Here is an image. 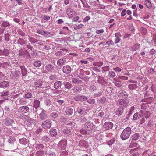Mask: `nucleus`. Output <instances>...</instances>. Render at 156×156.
I'll return each instance as SVG.
<instances>
[{
	"label": "nucleus",
	"mask_w": 156,
	"mask_h": 156,
	"mask_svg": "<svg viewBox=\"0 0 156 156\" xmlns=\"http://www.w3.org/2000/svg\"><path fill=\"white\" fill-rule=\"evenodd\" d=\"M131 133V128L130 127H128L125 128L121 134V138L123 140L128 139Z\"/></svg>",
	"instance_id": "1"
},
{
	"label": "nucleus",
	"mask_w": 156,
	"mask_h": 156,
	"mask_svg": "<svg viewBox=\"0 0 156 156\" xmlns=\"http://www.w3.org/2000/svg\"><path fill=\"white\" fill-rule=\"evenodd\" d=\"M4 122L5 125L7 126H11L14 129H17L16 127L13 126V123L14 124V120L13 119H11L9 117L5 118L4 120Z\"/></svg>",
	"instance_id": "2"
},
{
	"label": "nucleus",
	"mask_w": 156,
	"mask_h": 156,
	"mask_svg": "<svg viewBox=\"0 0 156 156\" xmlns=\"http://www.w3.org/2000/svg\"><path fill=\"white\" fill-rule=\"evenodd\" d=\"M45 70L48 73H53L55 71V65L53 64H48L45 67Z\"/></svg>",
	"instance_id": "3"
},
{
	"label": "nucleus",
	"mask_w": 156,
	"mask_h": 156,
	"mask_svg": "<svg viewBox=\"0 0 156 156\" xmlns=\"http://www.w3.org/2000/svg\"><path fill=\"white\" fill-rule=\"evenodd\" d=\"M67 146V140L66 139L61 140L58 144V147L61 149L64 150Z\"/></svg>",
	"instance_id": "4"
},
{
	"label": "nucleus",
	"mask_w": 156,
	"mask_h": 156,
	"mask_svg": "<svg viewBox=\"0 0 156 156\" xmlns=\"http://www.w3.org/2000/svg\"><path fill=\"white\" fill-rule=\"evenodd\" d=\"M41 125L44 129L50 128L52 125V121L50 120L44 121L42 122Z\"/></svg>",
	"instance_id": "5"
},
{
	"label": "nucleus",
	"mask_w": 156,
	"mask_h": 156,
	"mask_svg": "<svg viewBox=\"0 0 156 156\" xmlns=\"http://www.w3.org/2000/svg\"><path fill=\"white\" fill-rule=\"evenodd\" d=\"M87 98L85 96L78 95H76L73 97V99L76 101H84L87 100Z\"/></svg>",
	"instance_id": "6"
},
{
	"label": "nucleus",
	"mask_w": 156,
	"mask_h": 156,
	"mask_svg": "<svg viewBox=\"0 0 156 156\" xmlns=\"http://www.w3.org/2000/svg\"><path fill=\"white\" fill-rule=\"evenodd\" d=\"M47 112L46 111L42 109L39 114V118L42 120L46 119L48 117Z\"/></svg>",
	"instance_id": "7"
},
{
	"label": "nucleus",
	"mask_w": 156,
	"mask_h": 156,
	"mask_svg": "<svg viewBox=\"0 0 156 156\" xmlns=\"http://www.w3.org/2000/svg\"><path fill=\"white\" fill-rule=\"evenodd\" d=\"M29 111V108L26 106L20 107L18 109V111L20 113H26L28 112Z\"/></svg>",
	"instance_id": "8"
},
{
	"label": "nucleus",
	"mask_w": 156,
	"mask_h": 156,
	"mask_svg": "<svg viewBox=\"0 0 156 156\" xmlns=\"http://www.w3.org/2000/svg\"><path fill=\"white\" fill-rule=\"evenodd\" d=\"M113 126L112 123L110 122H107L103 124V128L105 130H109L111 129Z\"/></svg>",
	"instance_id": "9"
},
{
	"label": "nucleus",
	"mask_w": 156,
	"mask_h": 156,
	"mask_svg": "<svg viewBox=\"0 0 156 156\" xmlns=\"http://www.w3.org/2000/svg\"><path fill=\"white\" fill-rule=\"evenodd\" d=\"M63 72L66 74H69L71 72V67L69 65L64 66L62 68Z\"/></svg>",
	"instance_id": "10"
},
{
	"label": "nucleus",
	"mask_w": 156,
	"mask_h": 156,
	"mask_svg": "<svg viewBox=\"0 0 156 156\" xmlns=\"http://www.w3.org/2000/svg\"><path fill=\"white\" fill-rule=\"evenodd\" d=\"M49 134L53 137H55L58 135V133L56 129L54 128H51L49 131Z\"/></svg>",
	"instance_id": "11"
},
{
	"label": "nucleus",
	"mask_w": 156,
	"mask_h": 156,
	"mask_svg": "<svg viewBox=\"0 0 156 156\" xmlns=\"http://www.w3.org/2000/svg\"><path fill=\"white\" fill-rule=\"evenodd\" d=\"M85 125V128L87 131H91L94 129V126L92 122H87L86 123Z\"/></svg>",
	"instance_id": "12"
},
{
	"label": "nucleus",
	"mask_w": 156,
	"mask_h": 156,
	"mask_svg": "<svg viewBox=\"0 0 156 156\" xmlns=\"http://www.w3.org/2000/svg\"><path fill=\"white\" fill-rule=\"evenodd\" d=\"M73 112V109L70 107H67L65 110V113L66 115L68 116L72 115Z\"/></svg>",
	"instance_id": "13"
},
{
	"label": "nucleus",
	"mask_w": 156,
	"mask_h": 156,
	"mask_svg": "<svg viewBox=\"0 0 156 156\" xmlns=\"http://www.w3.org/2000/svg\"><path fill=\"white\" fill-rule=\"evenodd\" d=\"M9 82L4 81L0 82V87L5 89L7 87L9 86Z\"/></svg>",
	"instance_id": "14"
},
{
	"label": "nucleus",
	"mask_w": 156,
	"mask_h": 156,
	"mask_svg": "<svg viewBox=\"0 0 156 156\" xmlns=\"http://www.w3.org/2000/svg\"><path fill=\"white\" fill-rule=\"evenodd\" d=\"M124 108L123 106H120L119 108L115 112L116 115L120 116L124 112Z\"/></svg>",
	"instance_id": "15"
},
{
	"label": "nucleus",
	"mask_w": 156,
	"mask_h": 156,
	"mask_svg": "<svg viewBox=\"0 0 156 156\" xmlns=\"http://www.w3.org/2000/svg\"><path fill=\"white\" fill-rule=\"evenodd\" d=\"M66 62L65 58H62L58 59L57 61V64L59 66H62Z\"/></svg>",
	"instance_id": "16"
},
{
	"label": "nucleus",
	"mask_w": 156,
	"mask_h": 156,
	"mask_svg": "<svg viewBox=\"0 0 156 156\" xmlns=\"http://www.w3.org/2000/svg\"><path fill=\"white\" fill-rule=\"evenodd\" d=\"M66 13L69 17L71 18L73 16L75 12L71 8H68L66 10Z\"/></svg>",
	"instance_id": "17"
},
{
	"label": "nucleus",
	"mask_w": 156,
	"mask_h": 156,
	"mask_svg": "<svg viewBox=\"0 0 156 156\" xmlns=\"http://www.w3.org/2000/svg\"><path fill=\"white\" fill-rule=\"evenodd\" d=\"M118 104L119 105L123 106V107L126 106L128 104L127 101L124 99H121L119 101Z\"/></svg>",
	"instance_id": "18"
},
{
	"label": "nucleus",
	"mask_w": 156,
	"mask_h": 156,
	"mask_svg": "<svg viewBox=\"0 0 156 156\" xmlns=\"http://www.w3.org/2000/svg\"><path fill=\"white\" fill-rule=\"evenodd\" d=\"M27 122H28L27 124L28 126L29 127H31L32 125L34 123V119L31 118L27 116Z\"/></svg>",
	"instance_id": "19"
},
{
	"label": "nucleus",
	"mask_w": 156,
	"mask_h": 156,
	"mask_svg": "<svg viewBox=\"0 0 156 156\" xmlns=\"http://www.w3.org/2000/svg\"><path fill=\"white\" fill-rule=\"evenodd\" d=\"M85 111V109L83 107L78 108L77 110V112L80 115L84 114Z\"/></svg>",
	"instance_id": "20"
},
{
	"label": "nucleus",
	"mask_w": 156,
	"mask_h": 156,
	"mask_svg": "<svg viewBox=\"0 0 156 156\" xmlns=\"http://www.w3.org/2000/svg\"><path fill=\"white\" fill-rule=\"evenodd\" d=\"M74 93H79L82 90V88L80 86H75L72 89Z\"/></svg>",
	"instance_id": "21"
},
{
	"label": "nucleus",
	"mask_w": 156,
	"mask_h": 156,
	"mask_svg": "<svg viewBox=\"0 0 156 156\" xmlns=\"http://www.w3.org/2000/svg\"><path fill=\"white\" fill-rule=\"evenodd\" d=\"M98 82L101 85H104L106 84V79L103 77H101L98 80Z\"/></svg>",
	"instance_id": "22"
},
{
	"label": "nucleus",
	"mask_w": 156,
	"mask_h": 156,
	"mask_svg": "<svg viewBox=\"0 0 156 156\" xmlns=\"http://www.w3.org/2000/svg\"><path fill=\"white\" fill-rule=\"evenodd\" d=\"M63 84L65 86V88L69 89L73 87V85L71 84L68 82H64L63 83Z\"/></svg>",
	"instance_id": "23"
},
{
	"label": "nucleus",
	"mask_w": 156,
	"mask_h": 156,
	"mask_svg": "<svg viewBox=\"0 0 156 156\" xmlns=\"http://www.w3.org/2000/svg\"><path fill=\"white\" fill-rule=\"evenodd\" d=\"M140 137V134L138 133H137L133 135L131 137V138L132 140H135L136 141L139 139Z\"/></svg>",
	"instance_id": "24"
},
{
	"label": "nucleus",
	"mask_w": 156,
	"mask_h": 156,
	"mask_svg": "<svg viewBox=\"0 0 156 156\" xmlns=\"http://www.w3.org/2000/svg\"><path fill=\"white\" fill-rule=\"evenodd\" d=\"M20 67L21 70V73L23 76H26L27 73V71L24 66H20Z\"/></svg>",
	"instance_id": "25"
},
{
	"label": "nucleus",
	"mask_w": 156,
	"mask_h": 156,
	"mask_svg": "<svg viewBox=\"0 0 156 156\" xmlns=\"http://www.w3.org/2000/svg\"><path fill=\"white\" fill-rule=\"evenodd\" d=\"M35 85L37 87L44 88V87L43 86L42 82L41 81H38L36 82L35 83Z\"/></svg>",
	"instance_id": "26"
},
{
	"label": "nucleus",
	"mask_w": 156,
	"mask_h": 156,
	"mask_svg": "<svg viewBox=\"0 0 156 156\" xmlns=\"http://www.w3.org/2000/svg\"><path fill=\"white\" fill-rule=\"evenodd\" d=\"M140 44L138 43H136L135 44L133 45L131 48V51L134 50V51H136L138 50L139 48H140Z\"/></svg>",
	"instance_id": "27"
},
{
	"label": "nucleus",
	"mask_w": 156,
	"mask_h": 156,
	"mask_svg": "<svg viewBox=\"0 0 156 156\" xmlns=\"http://www.w3.org/2000/svg\"><path fill=\"white\" fill-rule=\"evenodd\" d=\"M40 104V101L38 100H34V101L33 107L37 109L39 106Z\"/></svg>",
	"instance_id": "28"
},
{
	"label": "nucleus",
	"mask_w": 156,
	"mask_h": 156,
	"mask_svg": "<svg viewBox=\"0 0 156 156\" xmlns=\"http://www.w3.org/2000/svg\"><path fill=\"white\" fill-rule=\"evenodd\" d=\"M16 43L18 45H23L25 44V41L23 38H20L17 40Z\"/></svg>",
	"instance_id": "29"
},
{
	"label": "nucleus",
	"mask_w": 156,
	"mask_h": 156,
	"mask_svg": "<svg viewBox=\"0 0 156 156\" xmlns=\"http://www.w3.org/2000/svg\"><path fill=\"white\" fill-rule=\"evenodd\" d=\"M37 32L39 34L42 35H44L45 34H50L49 32L44 31L41 30H38L37 31Z\"/></svg>",
	"instance_id": "30"
},
{
	"label": "nucleus",
	"mask_w": 156,
	"mask_h": 156,
	"mask_svg": "<svg viewBox=\"0 0 156 156\" xmlns=\"http://www.w3.org/2000/svg\"><path fill=\"white\" fill-rule=\"evenodd\" d=\"M19 141L20 144L24 145H25L27 143V140L24 138L20 139L19 140Z\"/></svg>",
	"instance_id": "31"
},
{
	"label": "nucleus",
	"mask_w": 156,
	"mask_h": 156,
	"mask_svg": "<svg viewBox=\"0 0 156 156\" xmlns=\"http://www.w3.org/2000/svg\"><path fill=\"white\" fill-rule=\"evenodd\" d=\"M16 139L13 136H11L9 137L8 140V142L11 144H13L15 142Z\"/></svg>",
	"instance_id": "32"
},
{
	"label": "nucleus",
	"mask_w": 156,
	"mask_h": 156,
	"mask_svg": "<svg viewBox=\"0 0 156 156\" xmlns=\"http://www.w3.org/2000/svg\"><path fill=\"white\" fill-rule=\"evenodd\" d=\"M144 4L147 7L149 8H151L152 7V4L151 3V2L149 0H145L144 2Z\"/></svg>",
	"instance_id": "33"
},
{
	"label": "nucleus",
	"mask_w": 156,
	"mask_h": 156,
	"mask_svg": "<svg viewBox=\"0 0 156 156\" xmlns=\"http://www.w3.org/2000/svg\"><path fill=\"white\" fill-rule=\"evenodd\" d=\"M84 75V71L83 69H81L79 70V75L78 77H79L81 79H83V75Z\"/></svg>",
	"instance_id": "34"
},
{
	"label": "nucleus",
	"mask_w": 156,
	"mask_h": 156,
	"mask_svg": "<svg viewBox=\"0 0 156 156\" xmlns=\"http://www.w3.org/2000/svg\"><path fill=\"white\" fill-rule=\"evenodd\" d=\"M62 85L61 82L60 81H57L55 82L54 84V87L55 89H58Z\"/></svg>",
	"instance_id": "35"
},
{
	"label": "nucleus",
	"mask_w": 156,
	"mask_h": 156,
	"mask_svg": "<svg viewBox=\"0 0 156 156\" xmlns=\"http://www.w3.org/2000/svg\"><path fill=\"white\" fill-rule=\"evenodd\" d=\"M140 117H141V115L138 113H136L133 115V119L134 120H137Z\"/></svg>",
	"instance_id": "36"
},
{
	"label": "nucleus",
	"mask_w": 156,
	"mask_h": 156,
	"mask_svg": "<svg viewBox=\"0 0 156 156\" xmlns=\"http://www.w3.org/2000/svg\"><path fill=\"white\" fill-rule=\"evenodd\" d=\"M105 115V111L103 110H99L98 112V115H97L98 117H99L101 118H102Z\"/></svg>",
	"instance_id": "37"
},
{
	"label": "nucleus",
	"mask_w": 156,
	"mask_h": 156,
	"mask_svg": "<svg viewBox=\"0 0 156 156\" xmlns=\"http://www.w3.org/2000/svg\"><path fill=\"white\" fill-rule=\"evenodd\" d=\"M35 147L37 150L42 149L44 147V146L41 144H37L35 145Z\"/></svg>",
	"instance_id": "38"
},
{
	"label": "nucleus",
	"mask_w": 156,
	"mask_h": 156,
	"mask_svg": "<svg viewBox=\"0 0 156 156\" xmlns=\"http://www.w3.org/2000/svg\"><path fill=\"white\" fill-rule=\"evenodd\" d=\"M41 62L40 61H36L34 62L33 65L36 67H39L41 65Z\"/></svg>",
	"instance_id": "39"
},
{
	"label": "nucleus",
	"mask_w": 156,
	"mask_h": 156,
	"mask_svg": "<svg viewBox=\"0 0 156 156\" xmlns=\"http://www.w3.org/2000/svg\"><path fill=\"white\" fill-rule=\"evenodd\" d=\"M50 116L52 119L57 118L58 116V114L56 112H53L51 114Z\"/></svg>",
	"instance_id": "40"
},
{
	"label": "nucleus",
	"mask_w": 156,
	"mask_h": 156,
	"mask_svg": "<svg viewBox=\"0 0 156 156\" xmlns=\"http://www.w3.org/2000/svg\"><path fill=\"white\" fill-rule=\"evenodd\" d=\"M106 100V98L105 97H102L100 98L98 102L101 104H104Z\"/></svg>",
	"instance_id": "41"
},
{
	"label": "nucleus",
	"mask_w": 156,
	"mask_h": 156,
	"mask_svg": "<svg viewBox=\"0 0 156 156\" xmlns=\"http://www.w3.org/2000/svg\"><path fill=\"white\" fill-rule=\"evenodd\" d=\"M103 63L102 62H94L93 63V65L94 66H101L102 65Z\"/></svg>",
	"instance_id": "42"
},
{
	"label": "nucleus",
	"mask_w": 156,
	"mask_h": 156,
	"mask_svg": "<svg viewBox=\"0 0 156 156\" xmlns=\"http://www.w3.org/2000/svg\"><path fill=\"white\" fill-rule=\"evenodd\" d=\"M27 47L29 49H30V50L32 51L31 55H34V54H35L34 49L32 47L29 45H27Z\"/></svg>",
	"instance_id": "43"
},
{
	"label": "nucleus",
	"mask_w": 156,
	"mask_h": 156,
	"mask_svg": "<svg viewBox=\"0 0 156 156\" xmlns=\"http://www.w3.org/2000/svg\"><path fill=\"white\" fill-rule=\"evenodd\" d=\"M44 151L42 150L37 151L36 153V156H42L44 154Z\"/></svg>",
	"instance_id": "44"
},
{
	"label": "nucleus",
	"mask_w": 156,
	"mask_h": 156,
	"mask_svg": "<svg viewBox=\"0 0 156 156\" xmlns=\"http://www.w3.org/2000/svg\"><path fill=\"white\" fill-rule=\"evenodd\" d=\"M1 26L2 27H9L10 24L9 22L7 21H4L2 23Z\"/></svg>",
	"instance_id": "45"
},
{
	"label": "nucleus",
	"mask_w": 156,
	"mask_h": 156,
	"mask_svg": "<svg viewBox=\"0 0 156 156\" xmlns=\"http://www.w3.org/2000/svg\"><path fill=\"white\" fill-rule=\"evenodd\" d=\"M134 106H132L130 108H129V111L128 112V113L127 114V115L128 116H130L132 113L133 112V111H134Z\"/></svg>",
	"instance_id": "46"
},
{
	"label": "nucleus",
	"mask_w": 156,
	"mask_h": 156,
	"mask_svg": "<svg viewBox=\"0 0 156 156\" xmlns=\"http://www.w3.org/2000/svg\"><path fill=\"white\" fill-rule=\"evenodd\" d=\"M128 88L131 90L135 89L137 88V86L136 84H129Z\"/></svg>",
	"instance_id": "47"
},
{
	"label": "nucleus",
	"mask_w": 156,
	"mask_h": 156,
	"mask_svg": "<svg viewBox=\"0 0 156 156\" xmlns=\"http://www.w3.org/2000/svg\"><path fill=\"white\" fill-rule=\"evenodd\" d=\"M90 104H94L95 103V99H89L86 100Z\"/></svg>",
	"instance_id": "48"
},
{
	"label": "nucleus",
	"mask_w": 156,
	"mask_h": 156,
	"mask_svg": "<svg viewBox=\"0 0 156 156\" xmlns=\"http://www.w3.org/2000/svg\"><path fill=\"white\" fill-rule=\"evenodd\" d=\"M96 87L94 85H90L89 88V90L91 92L94 91V90H96Z\"/></svg>",
	"instance_id": "49"
},
{
	"label": "nucleus",
	"mask_w": 156,
	"mask_h": 156,
	"mask_svg": "<svg viewBox=\"0 0 156 156\" xmlns=\"http://www.w3.org/2000/svg\"><path fill=\"white\" fill-rule=\"evenodd\" d=\"M9 53V51L8 49H4L3 50V55L7 56Z\"/></svg>",
	"instance_id": "50"
},
{
	"label": "nucleus",
	"mask_w": 156,
	"mask_h": 156,
	"mask_svg": "<svg viewBox=\"0 0 156 156\" xmlns=\"http://www.w3.org/2000/svg\"><path fill=\"white\" fill-rule=\"evenodd\" d=\"M10 35L9 33H7L5 35V40L7 41H9L10 40Z\"/></svg>",
	"instance_id": "51"
},
{
	"label": "nucleus",
	"mask_w": 156,
	"mask_h": 156,
	"mask_svg": "<svg viewBox=\"0 0 156 156\" xmlns=\"http://www.w3.org/2000/svg\"><path fill=\"white\" fill-rule=\"evenodd\" d=\"M49 78L51 80L55 81L57 79L56 76L55 75H51L49 76Z\"/></svg>",
	"instance_id": "52"
},
{
	"label": "nucleus",
	"mask_w": 156,
	"mask_h": 156,
	"mask_svg": "<svg viewBox=\"0 0 156 156\" xmlns=\"http://www.w3.org/2000/svg\"><path fill=\"white\" fill-rule=\"evenodd\" d=\"M70 133V130L69 129H66L63 131V133L66 135H68Z\"/></svg>",
	"instance_id": "53"
},
{
	"label": "nucleus",
	"mask_w": 156,
	"mask_h": 156,
	"mask_svg": "<svg viewBox=\"0 0 156 156\" xmlns=\"http://www.w3.org/2000/svg\"><path fill=\"white\" fill-rule=\"evenodd\" d=\"M115 74L113 71L109 72L108 74V76L111 77H113L115 76Z\"/></svg>",
	"instance_id": "54"
},
{
	"label": "nucleus",
	"mask_w": 156,
	"mask_h": 156,
	"mask_svg": "<svg viewBox=\"0 0 156 156\" xmlns=\"http://www.w3.org/2000/svg\"><path fill=\"white\" fill-rule=\"evenodd\" d=\"M32 95L30 92H27L24 95L25 98H30L32 97Z\"/></svg>",
	"instance_id": "55"
},
{
	"label": "nucleus",
	"mask_w": 156,
	"mask_h": 156,
	"mask_svg": "<svg viewBox=\"0 0 156 156\" xmlns=\"http://www.w3.org/2000/svg\"><path fill=\"white\" fill-rule=\"evenodd\" d=\"M114 44V43L113 42V41L112 40H110V41H107L106 44H103V45H108V46H110V45H112Z\"/></svg>",
	"instance_id": "56"
},
{
	"label": "nucleus",
	"mask_w": 156,
	"mask_h": 156,
	"mask_svg": "<svg viewBox=\"0 0 156 156\" xmlns=\"http://www.w3.org/2000/svg\"><path fill=\"white\" fill-rule=\"evenodd\" d=\"M55 55L57 56H62L63 55V52L61 51H59L56 52Z\"/></svg>",
	"instance_id": "57"
},
{
	"label": "nucleus",
	"mask_w": 156,
	"mask_h": 156,
	"mask_svg": "<svg viewBox=\"0 0 156 156\" xmlns=\"http://www.w3.org/2000/svg\"><path fill=\"white\" fill-rule=\"evenodd\" d=\"M137 144V143L136 142H131L130 145H129V147L131 148H132V147H135L136 146Z\"/></svg>",
	"instance_id": "58"
},
{
	"label": "nucleus",
	"mask_w": 156,
	"mask_h": 156,
	"mask_svg": "<svg viewBox=\"0 0 156 156\" xmlns=\"http://www.w3.org/2000/svg\"><path fill=\"white\" fill-rule=\"evenodd\" d=\"M43 140L48 142L50 140V138L47 136H44L42 138Z\"/></svg>",
	"instance_id": "59"
},
{
	"label": "nucleus",
	"mask_w": 156,
	"mask_h": 156,
	"mask_svg": "<svg viewBox=\"0 0 156 156\" xmlns=\"http://www.w3.org/2000/svg\"><path fill=\"white\" fill-rule=\"evenodd\" d=\"M67 155L68 153L65 151L62 152L60 154V156H67Z\"/></svg>",
	"instance_id": "60"
},
{
	"label": "nucleus",
	"mask_w": 156,
	"mask_h": 156,
	"mask_svg": "<svg viewBox=\"0 0 156 156\" xmlns=\"http://www.w3.org/2000/svg\"><path fill=\"white\" fill-rule=\"evenodd\" d=\"M3 140H2L0 141V148H2L4 146V144L3 143Z\"/></svg>",
	"instance_id": "61"
},
{
	"label": "nucleus",
	"mask_w": 156,
	"mask_h": 156,
	"mask_svg": "<svg viewBox=\"0 0 156 156\" xmlns=\"http://www.w3.org/2000/svg\"><path fill=\"white\" fill-rule=\"evenodd\" d=\"M79 19V17L78 16L74 17L73 18V21L76 22Z\"/></svg>",
	"instance_id": "62"
},
{
	"label": "nucleus",
	"mask_w": 156,
	"mask_h": 156,
	"mask_svg": "<svg viewBox=\"0 0 156 156\" xmlns=\"http://www.w3.org/2000/svg\"><path fill=\"white\" fill-rule=\"evenodd\" d=\"M104 32L103 29H101L100 30H97L96 31V33L97 34H99L100 33H102Z\"/></svg>",
	"instance_id": "63"
},
{
	"label": "nucleus",
	"mask_w": 156,
	"mask_h": 156,
	"mask_svg": "<svg viewBox=\"0 0 156 156\" xmlns=\"http://www.w3.org/2000/svg\"><path fill=\"white\" fill-rule=\"evenodd\" d=\"M113 70L117 72H120L121 71V69L118 67L113 68Z\"/></svg>",
	"instance_id": "64"
}]
</instances>
